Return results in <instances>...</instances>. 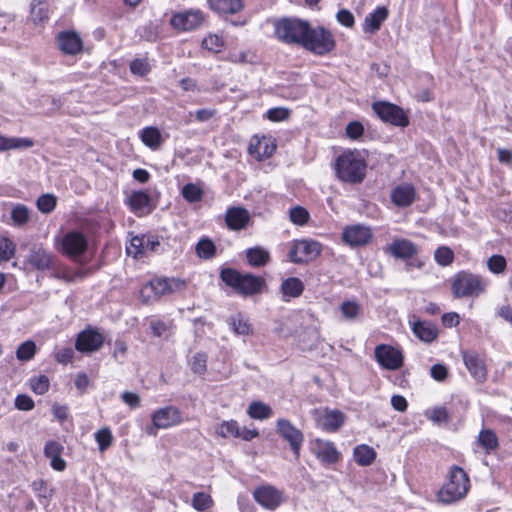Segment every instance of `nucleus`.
Masks as SVG:
<instances>
[{"mask_svg":"<svg viewBox=\"0 0 512 512\" xmlns=\"http://www.w3.org/2000/svg\"><path fill=\"white\" fill-rule=\"evenodd\" d=\"M367 164L358 151H347L338 156L335 163L337 177L346 183H361L366 176Z\"/></svg>","mask_w":512,"mask_h":512,"instance_id":"obj_1","label":"nucleus"},{"mask_svg":"<svg viewBox=\"0 0 512 512\" xmlns=\"http://www.w3.org/2000/svg\"><path fill=\"white\" fill-rule=\"evenodd\" d=\"M470 489L467 473L459 466L453 465L448 473V479L437 493L438 501L452 504L462 500Z\"/></svg>","mask_w":512,"mask_h":512,"instance_id":"obj_2","label":"nucleus"},{"mask_svg":"<svg viewBox=\"0 0 512 512\" xmlns=\"http://www.w3.org/2000/svg\"><path fill=\"white\" fill-rule=\"evenodd\" d=\"M220 278L227 286L243 296L258 294L265 286L263 277L249 273L242 274L233 268H223L220 272Z\"/></svg>","mask_w":512,"mask_h":512,"instance_id":"obj_3","label":"nucleus"},{"mask_svg":"<svg viewBox=\"0 0 512 512\" xmlns=\"http://www.w3.org/2000/svg\"><path fill=\"white\" fill-rule=\"evenodd\" d=\"M310 23L296 17H285L274 21L275 37L288 45L302 47Z\"/></svg>","mask_w":512,"mask_h":512,"instance_id":"obj_4","label":"nucleus"},{"mask_svg":"<svg viewBox=\"0 0 512 512\" xmlns=\"http://www.w3.org/2000/svg\"><path fill=\"white\" fill-rule=\"evenodd\" d=\"M302 47L314 55L324 56L335 50L336 40L327 28L309 25Z\"/></svg>","mask_w":512,"mask_h":512,"instance_id":"obj_5","label":"nucleus"},{"mask_svg":"<svg viewBox=\"0 0 512 512\" xmlns=\"http://www.w3.org/2000/svg\"><path fill=\"white\" fill-rule=\"evenodd\" d=\"M487 282L479 275L460 271L452 279L451 289L454 298L478 297L486 290Z\"/></svg>","mask_w":512,"mask_h":512,"instance_id":"obj_6","label":"nucleus"},{"mask_svg":"<svg viewBox=\"0 0 512 512\" xmlns=\"http://www.w3.org/2000/svg\"><path fill=\"white\" fill-rule=\"evenodd\" d=\"M184 286V282L179 279L158 278L149 281L140 290V297L145 304L158 300L161 296L169 294L176 289Z\"/></svg>","mask_w":512,"mask_h":512,"instance_id":"obj_7","label":"nucleus"},{"mask_svg":"<svg viewBox=\"0 0 512 512\" xmlns=\"http://www.w3.org/2000/svg\"><path fill=\"white\" fill-rule=\"evenodd\" d=\"M372 109L385 123L402 128L409 125L408 115L396 104L387 101H377L372 104Z\"/></svg>","mask_w":512,"mask_h":512,"instance_id":"obj_8","label":"nucleus"},{"mask_svg":"<svg viewBox=\"0 0 512 512\" xmlns=\"http://www.w3.org/2000/svg\"><path fill=\"white\" fill-rule=\"evenodd\" d=\"M276 432L289 443L296 459L304 442V435L300 429L287 419H279L276 423Z\"/></svg>","mask_w":512,"mask_h":512,"instance_id":"obj_9","label":"nucleus"},{"mask_svg":"<svg viewBox=\"0 0 512 512\" xmlns=\"http://www.w3.org/2000/svg\"><path fill=\"white\" fill-rule=\"evenodd\" d=\"M321 252V244L314 240H299L289 251L293 263H306L314 260Z\"/></svg>","mask_w":512,"mask_h":512,"instance_id":"obj_10","label":"nucleus"},{"mask_svg":"<svg viewBox=\"0 0 512 512\" xmlns=\"http://www.w3.org/2000/svg\"><path fill=\"white\" fill-rule=\"evenodd\" d=\"M182 421L180 410L175 406H167L156 410L152 414L153 427L147 428V433L155 435V428L167 429Z\"/></svg>","mask_w":512,"mask_h":512,"instance_id":"obj_11","label":"nucleus"},{"mask_svg":"<svg viewBox=\"0 0 512 512\" xmlns=\"http://www.w3.org/2000/svg\"><path fill=\"white\" fill-rule=\"evenodd\" d=\"M204 21V14L199 9H189L178 12L170 18V25L180 31H191L201 26Z\"/></svg>","mask_w":512,"mask_h":512,"instance_id":"obj_12","label":"nucleus"},{"mask_svg":"<svg viewBox=\"0 0 512 512\" xmlns=\"http://www.w3.org/2000/svg\"><path fill=\"white\" fill-rule=\"evenodd\" d=\"M253 497L259 505L268 510L277 509L284 501L283 493L272 485L257 487Z\"/></svg>","mask_w":512,"mask_h":512,"instance_id":"obj_13","label":"nucleus"},{"mask_svg":"<svg viewBox=\"0 0 512 512\" xmlns=\"http://www.w3.org/2000/svg\"><path fill=\"white\" fill-rule=\"evenodd\" d=\"M61 246L64 254L74 258L86 252L88 248V240L83 233L79 231H71L64 235Z\"/></svg>","mask_w":512,"mask_h":512,"instance_id":"obj_14","label":"nucleus"},{"mask_svg":"<svg viewBox=\"0 0 512 512\" xmlns=\"http://www.w3.org/2000/svg\"><path fill=\"white\" fill-rule=\"evenodd\" d=\"M375 358L387 370H397L403 365L402 353L389 345H378L375 348Z\"/></svg>","mask_w":512,"mask_h":512,"instance_id":"obj_15","label":"nucleus"},{"mask_svg":"<svg viewBox=\"0 0 512 512\" xmlns=\"http://www.w3.org/2000/svg\"><path fill=\"white\" fill-rule=\"evenodd\" d=\"M373 237L369 226L355 224L347 226L342 233L343 241L351 247H359L368 244Z\"/></svg>","mask_w":512,"mask_h":512,"instance_id":"obj_16","label":"nucleus"},{"mask_svg":"<svg viewBox=\"0 0 512 512\" xmlns=\"http://www.w3.org/2000/svg\"><path fill=\"white\" fill-rule=\"evenodd\" d=\"M104 343V337L94 329L81 331L75 341V348L79 352L92 353L98 351Z\"/></svg>","mask_w":512,"mask_h":512,"instance_id":"obj_17","label":"nucleus"},{"mask_svg":"<svg viewBox=\"0 0 512 512\" xmlns=\"http://www.w3.org/2000/svg\"><path fill=\"white\" fill-rule=\"evenodd\" d=\"M28 263L37 270H50L53 268L54 258L50 252L41 245H33L27 257Z\"/></svg>","mask_w":512,"mask_h":512,"instance_id":"obj_18","label":"nucleus"},{"mask_svg":"<svg viewBox=\"0 0 512 512\" xmlns=\"http://www.w3.org/2000/svg\"><path fill=\"white\" fill-rule=\"evenodd\" d=\"M126 204L138 217L151 213L153 209L150 195L143 190L133 191L127 198Z\"/></svg>","mask_w":512,"mask_h":512,"instance_id":"obj_19","label":"nucleus"},{"mask_svg":"<svg viewBox=\"0 0 512 512\" xmlns=\"http://www.w3.org/2000/svg\"><path fill=\"white\" fill-rule=\"evenodd\" d=\"M59 49L67 55H75L82 51L83 42L80 36L74 31L61 32L57 36Z\"/></svg>","mask_w":512,"mask_h":512,"instance_id":"obj_20","label":"nucleus"},{"mask_svg":"<svg viewBox=\"0 0 512 512\" xmlns=\"http://www.w3.org/2000/svg\"><path fill=\"white\" fill-rule=\"evenodd\" d=\"M314 454L324 464H334L339 460L340 453L331 441L322 439L314 440Z\"/></svg>","mask_w":512,"mask_h":512,"instance_id":"obj_21","label":"nucleus"},{"mask_svg":"<svg viewBox=\"0 0 512 512\" xmlns=\"http://www.w3.org/2000/svg\"><path fill=\"white\" fill-rule=\"evenodd\" d=\"M409 324L414 335L423 342L430 343L438 336L437 327L429 321H421L413 316Z\"/></svg>","mask_w":512,"mask_h":512,"instance_id":"obj_22","label":"nucleus"},{"mask_svg":"<svg viewBox=\"0 0 512 512\" xmlns=\"http://www.w3.org/2000/svg\"><path fill=\"white\" fill-rule=\"evenodd\" d=\"M250 221V214L243 207H230L226 211L225 222L230 230H242Z\"/></svg>","mask_w":512,"mask_h":512,"instance_id":"obj_23","label":"nucleus"},{"mask_svg":"<svg viewBox=\"0 0 512 512\" xmlns=\"http://www.w3.org/2000/svg\"><path fill=\"white\" fill-rule=\"evenodd\" d=\"M389 15L388 8L385 6H378L373 12L369 13L363 23V32L375 34L378 32L382 24L387 20Z\"/></svg>","mask_w":512,"mask_h":512,"instance_id":"obj_24","label":"nucleus"},{"mask_svg":"<svg viewBox=\"0 0 512 512\" xmlns=\"http://www.w3.org/2000/svg\"><path fill=\"white\" fill-rule=\"evenodd\" d=\"M386 250L392 256L399 259H409L418 253L416 245L406 239L394 240Z\"/></svg>","mask_w":512,"mask_h":512,"instance_id":"obj_25","label":"nucleus"},{"mask_svg":"<svg viewBox=\"0 0 512 512\" xmlns=\"http://www.w3.org/2000/svg\"><path fill=\"white\" fill-rule=\"evenodd\" d=\"M463 361L470 374L478 381H484L487 376L485 365L475 352H463Z\"/></svg>","mask_w":512,"mask_h":512,"instance_id":"obj_26","label":"nucleus"},{"mask_svg":"<svg viewBox=\"0 0 512 512\" xmlns=\"http://www.w3.org/2000/svg\"><path fill=\"white\" fill-rule=\"evenodd\" d=\"M415 189L409 184H403L394 188L391 192L392 202L399 207L410 206L415 200Z\"/></svg>","mask_w":512,"mask_h":512,"instance_id":"obj_27","label":"nucleus"},{"mask_svg":"<svg viewBox=\"0 0 512 512\" xmlns=\"http://www.w3.org/2000/svg\"><path fill=\"white\" fill-rule=\"evenodd\" d=\"M208 4L218 14H236L243 8L242 0H208Z\"/></svg>","mask_w":512,"mask_h":512,"instance_id":"obj_28","label":"nucleus"},{"mask_svg":"<svg viewBox=\"0 0 512 512\" xmlns=\"http://www.w3.org/2000/svg\"><path fill=\"white\" fill-rule=\"evenodd\" d=\"M304 291L303 282L297 277H289L281 284V292L283 300L288 301L290 298L299 297Z\"/></svg>","mask_w":512,"mask_h":512,"instance_id":"obj_29","label":"nucleus"},{"mask_svg":"<svg viewBox=\"0 0 512 512\" xmlns=\"http://www.w3.org/2000/svg\"><path fill=\"white\" fill-rule=\"evenodd\" d=\"M140 138L142 142L152 150L160 148L163 138L160 130L154 126H148L141 130Z\"/></svg>","mask_w":512,"mask_h":512,"instance_id":"obj_30","label":"nucleus"},{"mask_svg":"<svg viewBox=\"0 0 512 512\" xmlns=\"http://www.w3.org/2000/svg\"><path fill=\"white\" fill-rule=\"evenodd\" d=\"M248 263L253 267L265 266L270 260L269 252L262 247H252L246 250Z\"/></svg>","mask_w":512,"mask_h":512,"instance_id":"obj_31","label":"nucleus"},{"mask_svg":"<svg viewBox=\"0 0 512 512\" xmlns=\"http://www.w3.org/2000/svg\"><path fill=\"white\" fill-rule=\"evenodd\" d=\"M353 455L355 462L360 466H369L376 458L375 450L365 444L356 446Z\"/></svg>","mask_w":512,"mask_h":512,"instance_id":"obj_32","label":"nucleus"},{"mask_svg":"<svg viewBox=\"0 0 512 512\" xmlns=\"http://www.w3.org/2000/svg\"><path fill=\"white\" fill-rule=\"evenodd\" d=\"M49 4L44 0H32L30 16L33 23H42L48 20Z\"/></svg>","mask_w":512,"mask_h":512,"instance_id":"obj_33","label":"nucleus"},{"mask_svg":"<svg viewBox=\"0 0 512 512\" xmlns=\"http://www.w3.org/2000/svg\"><path fill=\"white\" fill-rule=\"evenodd\" d=\"M344 423V415L340 411H329L326 412L323 420L322 427L328 432L337 431Z\"/></svg>","mask_w":512,"mask_h":512,"instance_id":"obj_34","label":"nucleus"},{"mask_svg":"<svg viewBox=\"0 0 512 512\" xmlns=\"http://www.w3.org/2000/svg\"><path fill=\"white\" fill-rule=\"evenodd\" d=\"M195 252L199 258L209 260L216 255V245L210 238L204 237L197 242Z\"/></svg>","mask_w":512,"mask_h":512,"instance_id":"obj_35","label":"nucleus"},{"mask_svg":"<svg viewBox=\"0 0 512 512\" xmlns=\"http://www.w3.org/2000/svg\"><path fill=\"white\" fill-rule=\"evenodd\" d=\"M247 413L252 419L264 420L271 416L272 409L262 402L254 401L249 405Z\"/></svg>","mask_w":512,"mask_h":512,"instance_id":"obj_36","label":"nucleus"},{"mask_svg":"<svg viewBox=\"0 0 512 512\" xmlns=\"http://www.w3.org/2000/svg\"><path fill=\"white\" fill-rule=\"evenodd\" d=\"M478 442L487 452L495 450L499 445L496 434L490 429L482 430L479 433Z\"/></svg>","mask_w":512,"mask_h":512,"instance_id":"obj_37","label":"nucleus"},{"mask_svg":"<svg viewBox=\"0 0 512 512\" xmlns=\"http://www.w3.org/2000/svg\"><path fill=\"white\" fill-rule=\"evenodd\" d=\"M11 219L16 226L25 225L30 220V211L23 204H16L11 210Z\"/></svg>","mask_w":512,"mask_h":512,"instance_id":"obj_38","label":"nucleus"},{"mask_svg":"<svg viewBox=\"0 0 512 512\" xmlns=\"http://www.w3.org/2000/svg\"><path fill=\"white\" fill-rule=\"evenodd\" d=\"M56 205L57 197L50 193L41 195L36 201L38 210L44 214L51 213L55 209Z\"/></svg>","mask_w":512,"mask_h":512,"instance_id":"obj_39","label":"nucleus"},{"mask_svg":"<svg viewBox=\"0 0 512 512\" xmlns=\"http://www.w3.org/2000/svg\"><path fill=\"white\" fill-rule=\"evenodd\" d=\"M36 353V344L27 340L19 345L16 350V357L20 361H29L31 360Z\"/></svg>","mask_w":512,"mask_h":512,"instance_id":"obj_40","label":"nucleus"},{"mask_svg":"<svg viewBox=\"0 0 512 512\" xmlns=\"http://www.w3.org/2000/svg\"><path fill=\"white\" fill-rule=\"evenodd\" d=\"M340 311L344 319L355 320L360 314L361 307L356 301H344L340 305Z\"/></svg>","mask_w":512,"mask_h":512,"instance_id":"obj_41","label":"nucleus"},{"mask_svg":"<svg viewBox=\"0 0 512 512\" xmlns=\"http://www.w3.org/2000/svg\"><path fill=\"white\" fill-rule=\"evenodd\" d=\"M229 324L238 335H249L251 333V326L248 320L244 319L240 314L237 317H231Z\"/></svg>","mask_w":512,"mask_h":512,"instance_id":"obj_42","label":"nucleus"},{"mask_svg":"<svg viewBox=\"0 0 512 512\" xmlns=\"http://www.w3.org/2000/svg\"><path fill=\"white\" fill-rule=\"evenodd\" d=\"M95 440L101 452L106 451L113 442V435L109 428H102L95 433Z\"/></svg>","mask_w":512,"mask_h":512,"instance_id":"obj_43","label":"nucleus"},{"mask_svg":"<svg viewBox=\"0 0 512 512\" xmlns=\"http://www.w3.org/2000/svg\"><path fill=\"white\" fill-rule=\"evenodd\" d=\"M182 196L186 201L195 203L202 199L203 191L197 185L188 183L182 188Z\"/></svg>","mask_w":512,"mask_h":512,"instance_id":"obj_44","label":"nucleus"},{"mask_svg":"<svg viewBox=\"0 0 512 512\" xmlns=\"http://www.w3.org/2000/svg\"><path fill=\"white\" fill-rule=\"evenodd\" d=\"M213 504V500L210 495L204 492H197L192 497V506L197 511H205L209 509Z\"/></svg>","mask_w":512,"mask_h":512,"instance_id":"obj_45","label":"nucleus"},{"mask_svg":"<svg viewBox=\"0 0 512 512\" xmlns=\"http://www.w3.org/2000/svg\"><path fill=\"white\" fill-rule=\"evenodd\" d=\"M144 245V236L132 237L130 240V245L126 247L127 254L133 256L134 258H140L144 252Z\"/></svg>","mask_w":512,"mask_h":512,"instance_id":"obj_46","label":"nucleus"},{"mask_svg":"<svg viewBox=\"0 0 512 512\" xmlns=\"http://www.w3.org/2000/svg\"><path fill=\"white\" fill-rule=\"evenodd\" d=\"M49 385V378L46 375L34 376L30 379V388L38 395L45 394L49 389Z\"/></svg>","mask_w":512,"mask_h":512,"instance_id":"obj_47","label":"nucleus"},{"mask_svg":"<svg viewBox=\"0 0 512 512\" xmlns=\"http://www.w3.org/2000/svg\"><path fill=\"white\" fill-rule=\"evenodd\" d=\"M289 217L292 223L302 226L309 220V212L302 206H295L290 209Z\"/></svg>","mask_w":512,"mask_h":512,"instance_id":"obj_48","label":"nucleus"},{"mask_svg":"<svg viewBox=\"0 0 512 512\" xmlns=\"http://www.w3.org/2000/svg\"><path fill=\"white\" fill-rule=\"evenodd\" d=\"M435 261L441 266L450 265L454 260L453 251L446 246H441L434 253Z\"/></svg>","mask_w":512,"mask_h":512,"instance_id":"obj_49","label":"nucleus"},{"mask_svg":"<svg viewBox=\"0 0 512 512\" xmlns=\"http://www.w3.org/2000/svg\"><path fill=\"white\" fill-rule=\"evenodd\" d=\"M132 74L145 76L151 71V66L146 58H136L129 65Z\"/></svg>","mask_w":512,"mask_h":512,"instance_id":"obj_50","label":"nucleus"},{"mask_svg":"<svg viewBox=\"0 0 512 512\" xmlns=\"http://www.w3.org/2000/svg\"><path fill=\"white\" fill-rule=\"evenodd\" d=\"M507 262L504 256L502 255H492L487 260L488 269L494 274L503 273L506 269Z\"/></svg>","mask_w":512,"mask_h":512,"instance_id":"obj_51","label":"nucleus"},{"mask_svg":"<svg viewBox=\"0 0 512 512\" xmlns=\"http://www.w3.org/2000/svg\"><path fill=\"white\" fill-rule=\"evenodd\" d=\"M239 424L237 421L230 420L222 422L216 429V432L221 437H235L238 433Z\"/></svg>","mask_w":512,"mask_h":512,"instance_id":"obj_52","label":"nucleus"},{"mask_svg":"<svg viewBox=\"0 0 512 512\" xmlns=\"http://www.w3.org/2000/svg\"><path fill=\"white\" fill-rule=\"evenodd\" d=\"M191 370L199 375L206 372L207 369V355L205 353H197L192 357L190 362Z\"/></svg>","mask_w":512,"mask_h":512,"instance_id":"obj_53","label":"nucleus"},{"mask_svg":"<svg viewBox=\"0 0 512 512\" xmlns=\"http://www.w3.org/2000/svg\"><path fill=\"white\" fill-rule=\"evenodd\" d=\"M15 254V245L8 238L0 239V262L8 261Z\"/></svg>","mask_w":512,"mask_h":512,"instance_id":"obj_54","label":"nucleus"},{"mask_svg":"<svg viewBox=\"0 0 512 512\" xmlns=\"http://www.w3.org/2000/svg\"><path fill=\"white\" fill-rule=\"evenodd\" d=\"M34 146V141L26 137H9L8 150H24Z\"/></svg>","mask_w":512,"mask_h":512,"instance_id":"obj_55","label":"nucleus"},{"mask_svg":"<svg viewBox=\"0 0 512 512\" xmlns=\"http://www.w3.org/2000/svg\"><path fill=\"white\" fill-rule=\"evenodd\" d=\"M202 45L205 49L209 51L220 52L223 46V41L217 35H209L208 37H205L203 39Z\"/></svg>","mask_w":512,"mask_h":512,"instance_id":"obj_56","label":"nucleus"},{"mask_svg":"<svg viewBox=\"0 0 512 512\" xmlns=\"http://www.w3.org/2000/svg\"><path fill=\"white\" fill-rule=\"evenodd\" d=\"M430 419L438 424H446L450 421V415L445 407H436L432 410Z\"/></svg>","mask_w":512,"mask_h":512,"instance_id":"obj_57","label":"nucleus"},{"mask_svg":"<svg viewBox=\"0 0 512 512\" xmlns=\"http://www.w3.org/2000/svg\"><path fill=\"white\" fill-rule=\"evenodd\" d=\"M33 399L26 394H19L15 398V407L21 411H30L34 408Z\"/></svg>","mask_w":512,"mask_h":512,"instance_id":"obj_58","label":"nucleus"},{"mask_svg":"<svg viewBox=\"0 0 512 512\" xmlns=\"http://www.w3.org/2000/svg\"><path fill=\"white\" fill-rule=\"evenodd\" d=\"M289 110L283 107H275L271 108L267 112V118L270 121L278 122L288 119Z\"/></svg>","mask_w":512,"mask_h":512,"instance_id":"obj_59","label":"nucleus"},{"mask_svg":"<svg viewBox=\"0 0 512 512\" xmlns=\"http://www.w3.org/2000/svg\"><path fill=\"white\" fill-rule=\"evenodd\" d=\"M336 19L341 25L351 28L355 24V18L353 14L347 9H341L336 14Z\"/></svg>","mask_w":512,"mask_h":512,"instance_id":"obj_60","label":"nucleus"},{"mask_svg":"<svg viewBox=\"0 0 512 512\" xmlns=\"http://www.w3.org/2000/svg\"><path fill=\"white\" fill-rule=\"evenodd\" d=\"M63 446L56 441H49L45 444L44 454L47 458H56L62 454Z\"/></svg>","mask_w":512,"mask_h":512,"instance_id":"obj_61","label":"nucleus"},{"mask_svg":"<svg viewBox=\"0 0 512 512\" xmlns=\"http://www.w3.org/2000/svg\"><path fill=\"white\" fill-rule=\"evenodd\" d=\"M275 149V146L272 147L270 150H268V145L266 142L258 141L257 145H250L249 146V152L250 154H257L258 156L263 157H270L272 155L273 150Z\"/></svg>","mask_w":512,"mask_h":512,"instance_id":"obj_62","label":"nucleus"},{"mask_svg":"<svg viewBox=\"0 0 512 512\" xmlns=\"http://www.w3.org/2000/svg\"><path fill=\"white\" fill-rule=\"evenodd\" d=\"M363 132L364 127L358 121H352L346 126V134L350 139H358Z\"/></svg>","mask_w":512,"mask_h":512,"instance_id":"obj_63","label":"nucleus"},{"mask_svg":"<svg viewBox=\"0 0 512 512\" xmlns=\"http://www.w3.org/2000/svg\"><path fill=\"white\" fill-rule=\"evenodd\" d=\"M430 375L434 380L442 382L448 376V369L445 365L434 364L430 369Z\"/></svg>","mask_w":512,"mask_h":512,"instance_id":"obj_64","label":"nucleus"}]
</instances>
